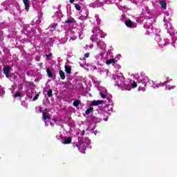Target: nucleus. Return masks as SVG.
I'll return each mask as SVG.
<instances>
[{
	"instance_id": "1",
	"label": "nucleus",
	"mask_w": 177,
	"mask_h": 177,
	"mask_svg": "<svg viewBox=\"0 0 177 177\" xmlns=\"http://www.w3.org/2000/svg\"><path fill=\"white\" fill-rule=\"evenodd\" d=\"M3 74H5L6 78H9V73H10V66L9 65L6 66L3 68Z\"/></svg>"
},
{
	"instance_id": "2",
	"label": "nucleus",
	"mask_w": 177,
	"mask_h": 177,
	"mask_svg": "<svg viewBox=\"0 0 177 177\" xmlns=\"http://www.w3.org/2000/svg\"><path fill=\"white\" fill-rule=\"evenodd\" d=\"M103 103V100H93L90 104V106H99V104H102Z\"/></svg>"
},
{
	"instance_id": "3",
	"label": "nucleus",
	"mask_w": 177,
	"mask_h": 177,
	"mask_svg": "<svg viewBox=\"0 0 177 177\" xmlns=\"http://www.w3.org/2000/svg\"><path fill=\"white\" fill-rule=\"evenodd\" d=\"M23 2L25 5V9L27 12L30 10V2L28 0H23Z\"/></svg>"
},
{
	"instance_id": "4",
	"label": "nucleus",
	"mask_w": 177,
	"mask_h": 177,
	"mask_svg": "<svg viewBox=\"0 0 177 177\" xmlns=\"http://www.w3.org/2000/svg\"><path fill=\"white\" fill-rule=\"evenodd\" d=\"M64 145H70L71 143V138L68 137L64 138V141L62 142Z\"/></svg>"
},
{
	"instance_id": "5",
	"label": "nucleus",
	"mask_w": 177,
	"mask_h": 177,
	"mask_svg": "<svg viewBox=\"0 0 177 177\" xmlns=\"http://www.w3.org/2000/svg\"><path fill=\"white\" fill-rule=\"evenodd\" d=\"M124 24L127 26V27H132V26H133V22H132L131 19L124 21Z\"/></svg>"
},
{
	"instance_id": "6",
	"label": "nucleus",
	"mask_w": 177,
	"mask_h": 177,
	"mask_svg": "<svg viewBox=\"0 0 177 177\" xmlns=\"http://www.w3.org/2000/svg\"><path fill=\"white\" fill-rule=\"evenodd\" d=\"M42 118H44V121H46V120H50V117H49V115H48L46 112L42 113Z\"/></svg>"
},
{
	"instance_id": "7",
	"label": "nucleus",
	"mask_w": 177,
	"mask_h": 177,
	"mask_svg": "<svg viewBox=\"0 0 177 177\" xmlns=\"http://www.w3.org/2000/svg\"><path fill=\"white\" fill-rule=\"evenodd\" d=\"M115 64V59L112 58L106 61V64Z\"/></svg>"
},
{
	"instance_id": "8",
	"label": "nucleus",
	"mask_w": 177,
	"mask_h": 177,
	"mask_svg": "<svg viewBox=\"0 0 177 177\" xmlns=\"http://www.w3.org/2000/svg\"><path fill=\"white\" fill-rule=\"evenodd\" d=\"M159 3L162 9H167V2L165 1H160Z\"/></svg>"
},
{
	"instance_id": "9",
	"label": "nucleus",
	"mask_w": 177,
	"mask_h": 177,
	"mask_svg": "<svg viewBox=\"0 0 177 177\" xmlns=\"http://www.w3.org/2000/svg\"><path fill=\"white\" fill-rule=\"evenodd\" d=\"M59 74L61 80H66V75L64 74V72L63 71L59 70Z\"/></svg>"
},
{
	"instance_id": "10",
	"label": "nucleus",
	"mask_w": 177,
	"mask_h": 177,
	"mask_svg": "<svg viewBox=\"0 0 177 177\" xmlns=\"http://www.w3.org/2000/svg\"><path fill=\"white\" fill-rule=\"evenodd\" d=\"M46 73L49 78H52L53 77V73H52V71H50V69L47 68Z\"/></svg>"
},
{
	"instance_id": "11",
	"label": "nucleus",
	"mask_w": 177,
	"mask_h": 177,
	"mask_svg": "<svg viewBox=\"0 0 177 177\" xmlns=\"http://www.w3.org/2000/svg\"><path fill=\"white\" fill-rule=\"evenodd\" d=\"M65 71L67 74H71V67L69 66H65Z\"/></svg>"
},
{
	"instance_id": "12",
	"label": "nucleus",
	"mask_w": 177,
	"mask_h": 177,
	"mask_svg": "<svg viewBox=\"0 0 177 177\" xmlns=\"http://www.w3.org/2000/svg\"><path fill=\"white\" fill-rule=\"evenodd\" d=\"M92 111H93V107H90L86 109V111H85V114H86V115L91 114V113H92Z\"/></svg>"
},
{
	"instance_id": "13",
	"label": "nucleus",
	"mask_w": 177,
	"mask_h": 177,
	"mask_svg": "<svg viewBox=\"0 0 177 177\" xmlns=\"http://www.w3.org/2000/svg\"><path fill=\"white\" fill-rule=\"evenodd\" d=\"M53 94V91L52 89H50L48 91V93H47L48 97H52Z\"/></svg>"
},
{
	"instance_id": "14",
	"label": "nucleus",
	"mask_w": 177,
	"mask_h": 177,
	"mask_svg": "<svg viewBox=\"0 0 177 177\" xmlns=\"http://www.w3.org/2000/svg\"><path fill=\"white\" fill-rule=\"evenodd\" d=\"M73 106L74 107H78L80 106V100H77L73 102Z\"/></svg>"
},
{
	"instance_id": "15",
	"label": "nucleus",
	"mask_w": 177,
	"mask_h": 177,
	"mask_svg": "<svg viewBox=\"0 0 177 177\" xmlns=\"http://www.w3.org/2000/svg\"><path fill=\"white\" fill-rule=\"evenodd\" d=\"M75 8L76 10H81V6H80V4H78V3L75 4Z\"/></svg>"
},
{
	"instance_id": "16",
	"label": "nucleus",
	"mask_w": 177,
	"mask_h": 177,
	"mask_svg": "<svg viewBox=\"0 0 177 177\" xmlns=\"http://www.w3.org/2000/svg\"><path fill=\"white\" fill-rule=\"evenodd\" d=\"M138 86V83H136V82H133L131 84V88H133V89H135V88H136Z\"/></svg>"
},
{
	"instance_id": "17",
	"label": "nucleus",
	"mask_w": 177,
	"mask_h": 177,
	"mask_svg": "<svg viewBox=\"0 0 177 177\" xmlns=\"http://www.w3.org/2000/svg\"><path fill=\"white\" fill-rule=\"evenodd\" d=\"M21 96V93L20 92H17L14 95V97H20Z\"/></svg>"
},
{
	"instance_id": "18",
	"label": "nucleus",
	"mask_w": 177,
	"mask_h": 177,
	"mask_svg": "<svg viewBox=\"0 0 177 177\" xmlns=\"http://www.w3.org/2000/svg\"><path fill=\"white\" fill-rule=\"evenodd\" d=\"M65 23H66V24H71V23H74V21L71 19H68L65 21Z\"/></svg>"
},
{
	"instance_id": "19",
	"label": "nucleus",
	"mask_w": 177,
	"mask_h": 177,
	"mask_svg": "<svg viewBox=\"0 0 177 177\" xmlns=\"http://www.w3.org/2000/svg\"><path fill=\"white\" fill-rule=\"evenodd\" d=\"M100 95L102 99H106V96L105 94H103V93L100 92Z\"/></svg>"
},
{
	"instance_id": "20",
	"label": "nucleus",
	"mask_w": 177,
	"mask_h": 177,
	"mask_svg": "<svg viewBox=\"0 0 177 177\" xmlns=\"http://www.w3.org/2000/svg\"><path fill=\"white\" fill-rule=\"evenodd\" d=\"M38 97H39V94H37V95L33 97V102H35V100H38Z\"/></svg>"
},
{
	"instance_id": "21",
	"label": "nucleus",
	"mask_w": 177,
	"mask_h": 177,
	"mask_svg": "<svg viewBox=\"0 0 177 177\" xmlns=\"http://www.w3.org/2000/svg\"><path fill=\"white\" fill-rule=\"evenodd\" d=\"M73 147H77L78 150H80V145H78L77 144H74Z\"/></svg>"
},
{
	"instance_id": "22",
	"label": "nucleus",
	"mask_w": 177,
	"mask_h": 177,
	"mask_svg": "<svg viewBox=\"0 0 177 177\" xmlns=\"http://www.w3.org/2000/svg\"><path fill=\"white\" fill-rule=\"evenodd\" d=\"M52 27H53V30H55L56 28L57 27V25L54 24L52 26Z\"/></svg>"
},
{
	"instance_id": "23",
	"label": "nucleus",
	"mask_w": 177,
	"mask_h": 177,
	"mask_svg": "<svg viewBox=\"0 0 177 177\" xmlns=\"http://www.w3.org/2000/svg\"><path fill=\"white\" fill-rule=\"evenodd\" d=\"M81 136H84V135H85V130H83L81 133H80Z\"/></svg>"
},
{
	"instance_id": "24",
	"label": "nucleus",
	"mask_w": 177,
	"mask_h": 177,
	"mask_svg": "<svg viewBox=\"0 0 177 177\" xmlns=\"http://www.w3.org/2000/svg\"><path fill=\"white\" fill-rule=\"evenodd\" d=\"M84 57H89V53H86L84 54Z\"/></svg>"
},
{
	"instance_id": "25",
	"label": "nucleus",
	"mask_w": 177,
	"mask_h": 177,
	"mask_svg": "<svg viewBox=\"0 0 177 177\" xmlns=\"http://www.w3.org/2000/svg\"><path fill=\"white\" fill-rule=\"evenodd\" d=\"M46 57H50L52 56V53L46 54Z\"/></svg>"
},
{
	"instance_id": "26",
	"label": "nucleus",
	"mask_w": 177,
	"mask_h": 177,
	"mask_svg": "<svg viewBox=\"0 0 177 177\" xmlns=\"http://www.w3.org/2000/svg\"><path fill=\"white\" fill-rule=\"evenodd\" d=\"M81 153H82L83 154H85V149H83L82 150H81Z\"/></svg>"
},
{
	"instance_id": "27",
	"label": "nucleus",
	"mask_w": 177,
	"mask_h": 177,
	"mask_svg": "<svg viewBox=\"0 0 177 177\" xmlns=\"http://www.w3.org/2000/svg\"><path fill=\"white\" fill-rule=\"evenodd\" d=\"M74 1H75V0H69V2H70L71 3H74Z\"/></svg>"
},
{
	"instance_id": "28",
	"label": "nucleus",
	"mask_w": 177,
	"mask_h": 177,
	"mask_svg": "<svg viewBox=\"0 0 177 177\" xmlns=\"http://www.w3.org/2000/svg\"><path fill=\"white\" fill-rule=\"evenodd\" d=\"M82 137H79V138H78V140L80 141V142H81V140H82Z\"/></svg>"
},
{
	"instance_id": "29",
	"label": "nucleus",
	"mask_w": 177,
	"mask_h": 177,
	"mask_svg": "<svg viewBox=\"0 0 177 177\" xmlns=\"http://www.w3.org/2000/svg\"><path fill=\"white\" fill-rule=\"evenodd\" d=\"M53 121H54L55 122H56V121H57V120L53 118Z\"/></svg>"
},
{
	"instance_id": "30",
	"label": "nucleus",
	"mask_w": 177,
	"mask_h": 177,
	"mask_svg": "<svg viewBox=\"0 0 177 177\" xmlns=\"http://www.w3.org/2000/svg\"><path fill=\"white\" fill-rule=\"evenodd\" d=\"M50 125H53V123H52V122H50Z\"/></svg>"
},
{
	"instance_id": "31",
	"label": "nucleus",
	"mask_w": 177,
	"mask_h": 177,
	"mask_svg": "<svg viewBox=\"0 0 177 177\" xmlns=\"http://www.w3.org/2000/svg\"><path fill=\"white\" fill-rule=\"evenodd\" d=\"M104 121H107V119H104Z\"/></svg>"
},
{
	"instance_id": "32",
	"label": "nucleus",
	"mask_w": 177,
	"mask_h": 177,
	"mask_svg": "<svg viewBox=\"0 0 177 177\" xmlns=\"http://www.w3.org/2000/svg\"><path fill=\"white\" fill-rule=\"evenodd\" d=\"M46 122V125H48V123H47L46 122Z\"/></svg>"
},
{
	"instance_id": "33",
	"label": "nucleus",
	"mask_w": 177,
	"mask_h": 177,
	"mask_svg": "<svg viewBox=\"0 0 177 177\" xmlns=\"http://www.w3.org/2000/svg\"><path fill=\"white\" fill-rule=\"evenodd\" d=\"M144 86H146V84H144Z\"/></svg>"
}]
</instances>
